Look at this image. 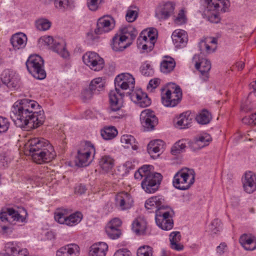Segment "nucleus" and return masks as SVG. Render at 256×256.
Instances as JSON below:
<instances>
[{
  "instance_id": "1",
  "label": "nucleus",
  "mask_w": 256,
  "mask_h": 256,
  "mask_svg": "<svg viewBox=\"0 0 256 256\" xmlns=\"http://www.w3.org/2000/svg\"><path fill=\"white\" fill-rule=\"evenodd\" d=\"M38 104L33 100L16 101L12 108L10 117L17 127L28 130L36 128L44 121V112Z\"/></svg>"
},
{
  "instance_id": "2",
  "label": "nucleus",
  "mask_w": 256,
  "mask_h": 256,
  "mask_svg": "<svg viewBox=\"0 0 256 256\" xmlns=\"http://www.w3.org/2000/svg\"><path fill=\"white\" fill-rule=\"evenodd\" d=\"M134 78L129 74H122L115 78V89L110 90L109 94L110 104V118L112 120L122 118L124 116L120 108L123 105L124 94L120 92V88L122 90L134 88Z\"/></svg>"
},
{
  "instance_id": "3",
  "label": "nucleus",
  "mask_w": 256,
  "mask_h": 256,
  "mask_svg": "<svg viewBox=\"0 0 256 256\" xmlns=\"http://www.w3.org/2000/svg\"><path fill=\"white\" fill-rule=\"evenodd\" d=\"M145 207L147 210L155 211L156 222L162 230H168L173 228V210L164 204V200L162 197L152 196L148 198L146 202Z\"/></svg>"
},
{
  "instance_id": "4",
  "label": "nucleus",
  "mask_w": 256,
  "mask_h": 256,
  "mask_svg": "<svg viewBox=\"0 0 256 256\" xmlns=\"http://www.w3.org/2000/svg\"><path fill=\"white\" fill-rule=\"evenodd\" d=\"M30 154L33 160L40 164L51 161L56 156L53 146L49 142L41 138H34L30 140L27 144Z\"/></svg>"
},
{
  "instance_id": "5",
  "label": "nucleus",
  "mask_w": 256,
  "mask_h": 256,
  "mask_svg": "<svg viewBox=\"0 0 256 256\" xmlns=\"http://www.w3.org/2000/svg\"><path fill=\"white\" fill-rule=\"evenodd\" d=\"M152 165H144L140 168L134 174L136 179L144 178L141 185L144 190L148 194H152L159 188L162 179L160 173L154 172Z\"/></svg>"
},
{
  "instance_id": "6",
  "label": "nucleus",
  "mask_w": 256,
  "mask_h": 256,
  "mask_svg": "<svg viewBox=\"0 0 256 256\" xmlns=\"http://www.w3.org/2000/svg\"><path fill=\"white\" fill-rule=\"evenodd\" d=\"M194 182V172L188 168H182L174 176V186L180 190L188 189Z\"/></svg>"
},
{
  "instance_id": "7",
  "label": "nucleus",
  "mask_w": 256,
  "mask_h": 256,
  "mask_svg": "<svg viewBox=\"0 0 256 256\" xmlns=\"http://www.w3.org/2000/svg\"><path fill=\"white\" fill-rule=\"evenodd\" d=\"M206 9L208 11H214L208 16V20L212 23H218L220 20L218 12H225L228 10L230 6L228 0H206Z\"/></svg>"
},
{
  "instance_id": "8",
  "label": "nucleus",
  "mask_w": 256,
  "mask_h": 256,
  "mask_svg": "<svg viewBox=\"0 0 256 256\" xmlns=\"http://www.w3.org/2000/svg\"><path fill=\"white\" fill-rule=\"evenodd\" d=\"M44 61L42 57L37 54L30 55L26 62L28 72L35 78L43 80L46 76L44 68Z\"/></svg>"
},
{
  "instance_id": "9",
  "label": "nucleus",
  "mask_w": 256,
  "mask_h": 256,
  "mask_svg": "<svg viewBox=\"0 0 256 256\" xmlns=\"http://www.w3.org/2000/svg\"><path fill=\"white\" fill-rule=\"evenodd\" d=\"M170 88L174 89L173 92L168 89L166 92H162L161 96L162 102L166 107H174L179 104L182 98V91L178 86L174 83L169 84Z\"/></svg>"
},
{
  "instance_id": "10",
  "label": "nucleus",
  "mask_w": 256,
  "mask_h": 256,
  "mask_svg": "<svg viewBox=\"0 0 256 256\" xmlns=\"http://www.w3.org/2000/svg\"><path fill=\"white\" fill-rule=\"evenodd\" d=\"M66 212L67 210H64L56 212L54 216L56 220L61 224L72 226L79 223L82 218V214L80 212H76L69 216H66Z\"/></svg>"
},
{
  "instance_id": "11",
  "label": "nucleus",
  "mask_w": 256,
  "mask_h": 256,
  "mask_svg": "<svg viewBox=\"0 0 256 256\" xmlns=\"http://www.w3.org/2000/svg\"><path fill=\"white\" fill-rule=\"evenodd\" d=\"M84 62L90 69L94 71L102 70L104 66V62L98 54L94 52H88L82 56Z\"/></svg>"
},
{
  "instance_id": "12",
  "label": "nucleus",
  "mask_w": 256,
  "mask_h": 256,
  "mask_svg": "<svg viewBox=\"0 0 256 256\" xmlns=\"http://www.w3.org/2000/svg\"><path fill=\"white\" fill-rule=\"evenodd\" d=\"M140 120L142 126L146 131L153 130L158 123V120L154 112L148 109L141 112Z\"/></svg>"
},
{
  "instance_id": "13",
  "label": "nucleus",
  "mask_w": 256,
  "mask_h": 256,
  "mask_svg": "<svg viewBox=\"0 0 256 256\" xmlns=\"http://www.w3.org/2000/svg\"><path fill=\"white\" fill-rule=\"evenodd\" d=\"M193 60H196L195 67L200 73V78L204 81H206L208 78V72L211 68V63L206 58L200 57V55L195 54Z\"/></svg>"
},
{
  "instance_id": "14",
  "label": "nucleus",
  "mask_w": 256,
  "mask_h": 256,
  "mask_svg": "<svg viewBox=\"0 0 256 256\" xmlns=\"http://www.w3.org/2000/svg\"><path fill=\"white\" fill-rule=\"evenodd\" d=\"M131 92L126 93L130 100L137 103L140 107L145 108L149 106L151 104L150 99L148 96L147 94L142 91L141 90L134 92V88H129Z\"/></svg>"
},
{
  "instance_id": "15",
  "label": "nucleus",
  "mask_w": 256,
  "mask_h": 256,
  "mask_svg": "<svg viewBox=\"0 0 256 256\" xmlns=\"http://www.w3.org/2000/svg\"><path fill=\"white\" fill-rule=\"evenodd\" d=\"M1 80L8 88H16L19 84L20 77L16 72L6 69L1 74Z\"/></svg>"
},
{
  "instance_id": "16",
  "label": "nucleus",
  "mask_w": 256,
  "mask_h": 256,
  "mask_svg": "<svg viewBox=\"0 0 256 256\" xmlns=\"http://www.w3.org/2000/svg\"><path fill=\"white\" fill-rule=\"evenodd\" d=\"M0 218L2 222L7 221L10 223L13 221L24 222L25 220L23 216L12 208L2 209L0 213Z\"/></svg>"
},
{
  "instance_id": "17",
  "label": "nucleus",
  "mask_w": 256,
  "mask_h": 256,
  "mask_svg": "<svg viewBox=\"0 0 256 256\" xmlns=\"http://www.w3.org/2000/svg\"><path fill=\"white\" fill-rule=\"evenodd\" d=\"M114 19L110 16L100 18L97 22L96 28L94 30L96 34H102L108 32L114 28Z\"/></svg>"
},
{
  "instance_id": "18",
  "label": "nucleus",
  "mask_w": 256,
  "mask_h": 256,
  "mask_svg": "<svg viewBox=\"0 0 256 256\" xmlns=\"http://www.w3.org/2000/svg\"><path fill=\"white\" fill-rule=\"evenodd\" d=\"M174 8V4L168 2L157 8L156 16L160 20H166L173 14Z\"/></svg>"
},
{
  "instance_id": "19",
  "label": "nucleus",
  "mask_w": 256,
  "mask_h": 256,
  "mask_svg": "<svg viewBox=\"0 0 256 256\" xmlns=\"http://www.w3.org/2000/svg\"><path fill=\"white\" fill-rule=\"evenodd\" d=\"M116 204L122 210L130 208L133 204V199L130 194L122 192L116 195L115 198Z\"/></svg>"
},
{
  "instance_id": "20",
  "label": "nucleus",
  "mask_w": 256,
  "mask_h": 256,
  "mask_svg": "<svg viewBox=\"0 0 256 256\" xmlns=\"http://www.w3.org/2000/svg\"><path fill=\"white\" fill-rule=\"evenodd\" d=\"M242 182L246 192L251 194L256 190V176L252 172H246L242 178Z\"/></svg>"
},
{
  "instance_id": "21",
  "label": "nucleus",
  "mask_w": 256,
  "mask_h": 256,
  "mask_svg": "<svg viewBox=\"0 0 256 256\" xmlns=\"http://www.w3.org/2000/svg\"><path fill=\"white\" fill-rule=\"evenodd\" d=\"M164 144L160 140L151 141L148 145L147 150L150 156L153 158L158 157L160 152L164 150Z\"/></svg>"
},
{
  "instance_id": "22",
  "label": "nucleus",
  "mask_w": 256,
  "mask_h": 256,
  "mask_svg": "<svg viewBox=\"0 0 256 256\" xmlns=\"http://www.w3.org/2000/svg\"><path fill=\"white\" fill-rule=\"evenodd\" d=\"M128 36H120L116 34L112 38V48L116 52L122 51L128 47L130 43H126Z\"/></svg>"
},
{
  "instance_id": "23",
  "label": "nucleus",
  "mask_w": 256,
  "mask_h": 256,
  "mask_svg": "<svg viewBox=\"0 0 256 256\" xmlns=\"http://www.w3.org/2000/svg\"><path fill=\"white\" fill-rule=\"evenodd\" d=\"M79 246L76 244H70L60 248L56 252V256H78Z\"/></svg>"
},
{
  "instance_id": "24",
  "label": "nucleus",
  "mask_w": 256,
  "mask_h": 256,
  "mask_svg": "<svg viewBox=\"0 0 256 256\" xmlns=\"http://www.w3.org/2000/svg\"><path fill=\"white\" fill-rule=\"evenodd\" d=\"M174 44L176 47H181L185 46L188 38L186 32L182 30H175L172 36Z\"/></svg>"
},
{
  "instance_id": "25",
  "label": "nucleus",
  "mask_w": 256,
  "mask_h": 256,
  "mask_svg": "<svg viewBox=\"0 0 256 256\" xmlns=\"http://www.w3.org/2000/svg\"><path fill=\"white\" fill-rule=\"evenodd\" d=\"M26 42V35L22 32L14 34L10 38V42L15 50L24 48Z\"/></svg>"
},
{
  "instance_id": "26",
  "label": "nucleus",
  "mask_w": 256,
  "mask_h": 256,
  "mask_svg": "<svg viewBox=\"0 0 256 256\" xmlns=\"http://www.w3.org/2000/svg\"><path fill=\"white\" fill-rule=\"evenodd\" d=\"M239 242L246 250H253L256 248V240L254 236L243 234L240 236Z\"/></svg>"
},
{
  "instance_id": "27",
  "label": "nucleus",
  "mask_w": 256,
  "mask_h": 256,
  "mask_svg": "<svg viewBox=\"0 0 256 256\" xmlns=\"http://www.w3.org/2000/svg\"><path fill=\"white\" fill-rule=\"evenodd\" d=\"M132 230L138 235H145L147 232V223L142 218H138L135 220L132 223Z\"/></svg>"
},
{
  "instance_id": "28",
  "label": "nucleus",
  "mask_w": 256,
  "mask_h": 256,
  "mask_svg": "<svg viewBox=\"0 0 256 256\" xmlns=\"http://www.w3.org/2000/svg\"><path fill=\"white\" fill-rule=\"evenodd\" d=\"M108 246L104 242H100L92 245L90 250L92 256H105L108 250Z\"/></svg>"
},
{
  "instance_id": "29",
  "label": "nucleus",
  "mask_w": 256,
  "mask_h": 256,
  "mask_svg": "<svg viewBox=\"0 0 256 256\" xmlns=\"http://www.w3.org/2000/svg\"><path fill=\"white\" fill-rule=\"evenodd\" d=\"M50 48L64 58H67L69 56V53L66 48L65 42L62 39L56 40L54 44L50 46Z\"/></svg>"
},
{
  "instance_id": "30",
  "label": "nucleus",
  "mask_w": 256,
  "mask_h": 256,
  "mask_svg": "<svg viewBox=\"0 0 256 256\" xmlns=\"http://www.w3.org/2000/svg\"><path fill=\"white\" fill-rule=\"evenodd\" d=\"M92 161L91 155L77 150L75 157L76 165L78 167H84L89 165Z\"/></svg>"
},
{
  "instance_id": "31",
  "label": "nucleus",
  "mask_w": 256,
  "mask_h": 256,
  "mask_svg": "<svg viewBox=\"0 0 256 256\" xmlns=\"http://www.w3.org/2000/svg\"><path fill=\"white\" fill-rule=\"evenodd\" d=\"M189 112H186L180 115L178 118L176 126L180 129L188 128L192 123V118Z\"/></svg>"
},
{
  "instance_id": "32",
  "label": "nucleus",
  "mask_w": 256,
  "mask_h": 256,
  "mask_svg": "<svg viewBox=\"0 0 256 256\" xmlns=\"http://www.w3.org/2000/svg\"><path fill=\"white\" fill-rule=\"evenodd\" d=\"M99 164L103 170L108 172L113 168L114 160L109 156H104L100 159Z\"/></svg>"
},
{
  "instance_id": "33",
  "label": "nucleus",
  "mask_w": 256,
  "mask_h": 256,
  "mask_svg": "<svg viewBox=\"0 0 256 256\" xmlns=\"http://www.w3.org/2000/svg\"><path fill=\"white\" fill-rule=\"evenodd\" d=\"M120 142L125 148H131L134 150H136L138 148L135 138L131 135H123L121 137Z\"/></svg>"
},
{
  "instance_id": "34",
  "label": "nucleus",
  "mask_w": 256,
  "mask_h": 256,
  "mask_svg": "<svg viewBox=\"0 0 256 256\" xmlns=\"http://www.w3.org/2000/svg\"><path fill=\"white\" fill-rule=\"evenodd\" d=\"M212 118L210 113L206 109L202 110L196 116V120L201 124H208Z\"/></svg>"
},
{
  "instance_id": "35",
  "label": "nucleus",
  "mask_w": 256,
  "mask_h": 256,
  "mask_svg": "<svg viewBox=\"0 0 256 256\" xmlns=\"http://www.w3.org/2000/svg\"><path fill=\"white\" fill-rule=\"evenodd\" d=\"M176 66V62L174 58H168L167 60H164L160 64L161 71L166 74L171 72Z\"/></svg>"
},
{
  "instance_id": "36",
  "label": "nucleus",
  "mask_w": 256,
  "mask_h": 256,
  "mask_svg": "<svg viewBox=\"0 0 256 256\" xmlns=\"http://www.w3.org/2000/svg\"><path fill=\"white\" fill-rule=\"evenodd\" d=\"M78 151L88 154L90 155H92V157H94L96 152L94 146L91 143V142L88 141L82 142L78 149Z\"/></svg>"
},
{
  "instance_id": "37",
  "label": "nucleus",
  "mask_w": 256,
  "mask_h": 256,
  "mask_svg": "<svg viewBox=\"0 0 256 256\" xmlns=\"http://www.w3.org/2000/svg\"><path fill=\"white\" fill-rule=\"evenodd\" d=\"M117 134L118 131L113 126H106L101 131V136L106 140H112Z\"/></svg>"
},
{
  "instance_id": "38",
  "label": "nucleus",
  "mask_w": 256,
  "mask_h": 256,
  "mask_svg": "<svg viewBox=\"0 0 256 256\" xmlns=\"http://www.w3.org/2000/svg\"><path fill=\"white\" fill-rule=\"evenodd\" d=\"M90 88L96 94L104 90V82L102 78H97L90 82L89 85Z\"/></svg>"
},
{
  "instance_id": "39",
  "label": "nucleus",
  "mask_w": 256,
  "mask_h": 256,
  "mask_svg": "<svg viewBox=\"0 0 256 256\" xmlns=\"http://www.w3.org/2000/svg\"><path fill=\"white\" fill-rule=\"evenodd\" d=\"M18 246L14 242L6 243L4 246L5 254H0V256H16Z\"/></svg>"
},
{
  "instance_id": "40",
  "label": "nucleus",
  "mask_w": 256,
  "mask_h": 256,
  "mask_svg": "<svg viewBox=\"0 0 256 256\" xmlns=\"http://www.w3.org/2000/svg\"><path fill=\"white\" fill-rule=\"evenodd\" d=\"M210 140V136H201L195 138L192 146L194 149H200L208 144Z\"/></svg>"
},
{
  "instance_id": "41",
  "label": "nucleus",
  "mask_w": 256,
  "mask_h": 256,
  "mask_svg": "<svg viewBox=\"0 0 256 256\" xmlns=\"http://www.w3.org/2000/svg\"><path fill=\"white\" fill-rule=\"evenodd\" d=\"M154 32H152V30H149L148 32V36L149 37L148 41L146 42H144V44H140L142 45V48L146 50V52H150L153 49L154 43H155V36H152V34Z\"/></svg>"
},
{
  "instance_id": "42",
  "label": "nucleus",
  "mask_w": 256,
  "mask_h": 256,
  "mask_svg": "<svg viewBox=\"0 0 256 256\" xmlns=\"http://www.w3.org/2000/svg\"><path fill=\"white\" fill-rule=\"evenodd\" d=\"M36 26L38 30L44 31L50 28L51 22L46 19L41 18L36 22Z\"/></svg>"
},
{
  "instance_id": "43",
  "label": "nucleus",
  "mask_w": 256,
  "mask_h": 256,
  "mask_svg": "<svg viewBox=\"0 0 256 256\" xmlns=\"http://www.w3.org/2000/svg\"><path fill=\"white\" fill-rule=\"evenodd\" d=\"M137 256H153V249L149 246H143L137 250Z\"/></svg>"
},
{
  "instance_id": "44",
  "label": "nucleus",
  "mask_w": 256,
  "mask_h": 256,
  "mask_svg": "<svg viewBox=\"0 0 256 256\" xmlns=\"http://www.w3.org/2000/svg\"><path fill=\"white\" fill-rule=\"evenodd\" d=\"M186 147V144L183 143L182 141L180 140L176 142L172 147L171 152L172 154L176 156L184 152Z\"/></svg>"
},
{
  "instance_id": "45",
  "label": "nucleus",
  "mask_w": 256,
  "mask_h": 256,
  "mask_svg": "<svg viewBox=\"0 0 256 256\" xmlns=\"http://www.w3.org/2000/svg\"><path fill=\"white\" fill-rule=\"evenodd\" d=\"M113 227H106V232L108 236L112 240L117 239L121 235V231L120 229H114Z\"/></svg>"
},
{
  "instance_id": "46",
  "label": "nucleus",
  "mask_w": 256,
  "mask_h": 256,
  "mask_svg": "<svg viewBox=\"0 0 256 256\" xmlns=\"http://www.w3.org/2000/svg\"><path fill=\"white\" fill-rule=\"evenodd\" d=\"M142 74L145 76H150L153 74L154 70L149 64H144L140 68Z\"/></svg>"
},
{
  "instance_id": "47",
  "label": "nucleus",
  "mask_w": 256,
  "mask_h": 256,
  "mask_svg": "<svg viewBox=\"0 0 256 256\" xmlns=\"http://www.w3.org/2000/svg\"><path fill=\"white\" fill-rule=\"evenodd\" d=\"M210 229L214 234H216L222 230V223L218 219H214L210 224Z\"/></svg>"
},
{
  "instance_id": "48",
  "label": "nucleus",
  "mask_w": 256,
  "mask_h": 256,
  "mask_svg": "<svg viewBox=\"0 0 256 256\" xmlns=\"http://www.w3.org/2000/svg\"><path fill=\"white\" fill-rule=\"evenodd\" d=\"M95 94H96L91 90L89 87L88 89H86L82 92L81 97L84 101L86 102L88 100H90L93 95Z\"/></svg>"
},
{
  "instance_id": "49",
  "label": "nucleus",
  "mask_w": 256,
  "mask_h": 256,
  "mask_svg": "<svg viewBox=\"0 0 256 256\" xmlns=\"http://www.w3.org/2000/svg\"><path fill=\"white\" fill-rule=\"evenodd\" d=\"M138 16V12L136 10H128L126 16V20L132 22L134 21Z\"/></svg>"
},
{
  "instance_id": "50",
  "label": "nucleus",
  "mask_w": 256,
  "mask_h": 256,
  "mask_svg": "<svg viewBox=\"0 0 256 256\" xmlns=\"http://www.w3.org/2000/svg\"><path fill=\"white\" fill-rule=\"evenodd\" d=\"M9 126V123L8 120L3 117L0 116V132H6Z\"/></svg>"
},
{
  "instance_id": "51",
  "label": "nucleus",
  "mask_w": 256,
  "mask_h": 256,
  "mask_svg": "<svg viewBox=\"0 0 256 256\" xmlns=\"http://www.w3.org/2000/svg\"><path fill=\"white\" fill-rule=\"evenodd\" d=\"M121 224L122 222L120 218H114L107 224L106 226L113 227L114 229H119Z\"/></svg>"
},
{
  "instance_id": "52",
  "label": "nucleus",
  "mask_w": 256,
  "mask_h": 256,
  "mask_svg": "<svg viewBox=\"0 0 256 256\" xmlns=\"http://www.w3.org/2000/svg\"><path fill=\"white\" fill-rule=\"evenodd\" d=\"M98 1L102 2L103 0H88L87 4L90 10H96L98 8Z\"/></svg>"
},
{
  "instance_id": "53",
  "label": "nucleus",
  "mask_w": 256,
  "mask_h": 256,
  "mask_svg": "<svg viewBox=\"0 0 256 256\" xmlns=\"http://www.w3.org/2000/svg\"><path fill=\"white\" fill-rule=\"evenodd\" d=\"M10 162L9 158L4 154L0 155V170L4 169L8 166Z\"/></svg>"
},
{
  "instance_id": "54",
  "label": "nucleus",
  "mask_w": 256,
  "mask_h": 256,
  "mask_svg": "<svg viewBox=\"0 0 256 256\" xmlns=\"http://www.w3.org/2000/svg\"><path fill=\"white\" fill-rule=\"evenodd\" d=\"M181 239V236L179 232H173L170 234V243H172V240L174 242H178Z\"/></svg>"
},
{
  "instance_id": "55",
  "label": "nucleus",
  "mask_w": 256,
  "mask_h": 256,
  "mask_svg": "<svg viewBox=\"0 0 256 256\" xmlns=\"http://www.w3.org/2000/svg\"><path fill=\"white\" fill-rule=\"evenodd\" d=\"M186 20V18L184 14V10H181L175 20V22L178 24H182L185 23Z\"/></svg>"
},
{
  "instance_id": "56",
  "label": "nucleus",
  "mask_w": 256,
  "mask_h": 256,
  "mask_svg": "<svg viewBox=\"0 0 256 256\" xmlns=\"http://www.w3.org/2000/svg\"><path fill=\"white\" fill-rule=\"evenodd\" d=\"M57 40L56 39L54 40L53 38L50 36H44L40 38V42H44V44L48 46L53 45L55 41Z\"/></svg>"
},
{
  "instance_id": "57",
  "label": "nucleus",
  "mask_w": 256,
  "mask_h": 256,
  "mask_svg": "<svg viewBox=\"0 0 256 256\" xmlns=\"http://www.w3.org/2000/svg\"><path fill=\"white\" fill-rule=\"evenodd\" d=\"M68 0H54V6L56 8L64 10L68 6Z\"/></svg>"
},
{
  "instance_id": "58",
  "label": "nucleus",
  "mask_w": 256,
  "mask_h": 256,
  "mask_svg": "<svg viewBox=\"0 0 256 256\" xmlns=\"http://www.w3.org/2000/svg\"><path fill=\"white\" fill-rule=\"evenodd\" d=\"M114 256H132V253L126 248H120L115 252Z\"/></svg>"
},
{
  "instance_id": "59",
  "label": "nucleus",
  "mask_w": 256,
  "mask_h": 256,
  "mask_svg": "<svg viewBox=\"0 0 256 256\" xmlns=\"http://www.w3.org/2000/svg\"><path fill=\"white\" fill-rule=\"evenodd\" d=\"M145 32H142L139 38H138L137 44L138 48H140V44H142V40H144V42H146L148 41L149 37L148 36V32H146L147 35L144 34Z\"/></svg>"
},
{
  "instance_id": "60",
  "label": "nucleus",
  "mask_w": 256,
  "mask_h": 256,
  "mask_svg": "<svg viewBox=\"0 0 256 256\" xmlns=\"http://www.w3.org/2000/svg\"><path fill=\"white\" fill-rule=\"evenodd\" d=\"M98 34H96L94 32H88L86 34L87 40L92 42H96L98 38Z\"/></svg>"
},
{
  "instance_id": "61",
  "label": "nucleus",
  "mask_w": 256,
  "mask_h": 256,
  "mask_svg": "<svg viewBox=\"0 0 256 256\" xmlns=\"http://www.w3.org/2000/svg\"><path fill=\"white\" fill-rule=\"evenodd\" d=\"M170 248L176 250L180 251L184 249V246L178 242H174L172 240V243H170Z\"/></svg>"
},
{
  "instance_id": "62",
  "label": "nucleus",
  "mask_w": 256,
  "mask_h": 256,
  "mask_svg": "<svg viewBox=\"0 0 256 256\" xmlns=\"http://www.w3.org/2000/svg\"><path fill=\"white\" fill-rule=\"evenodd\" d=\"M160 84V80L158 78H154L151 80L147 86V88H156Z\"/></svg>"
},
{
  "instance_id": "63",
  "label": "nucleus",
  "mask_w": 256,
  "mask_h": 256,
  "mask_svg": "<svg viewBox=\"0 0 256 256\" xmlns=\"http://www.w3.org/2000/svg\"><path fill=\"white\" fill-rule=\"evenodd\" d=\"M86 190V186L82 184H80L76 188V192L82 194L85 193Z\"/></svg>"
},
{
  "instance_id": "64",
  "label": "nucleus",
  "mask_w": 256,
  "mask_h": 256,
  "mask_svg": "<svg viewBox=\"0 0 256 256\" xmlns=\"http://www.w3.org/2000/svg\"><path fill=\"white\" fill-rule=\"evenodd\" d=\"M132 30H133V28L132 26H128V27H125V28H122L120 30L121 34H120V36H123V35L126 36V34H130L132 32Z\"/></svg>"
}]
</instances>
